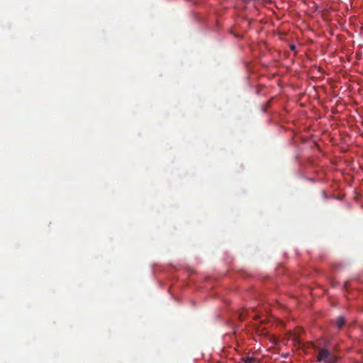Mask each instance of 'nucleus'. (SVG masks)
<instances>
[{
	"instance_id": "5",
	"label": "nucleus",
	"mask_w": 363,
	"mask_h": 363,
	"mask_svg": "<svg viewBox=\"0 0 363 363\" xmlns=\"http://www.w3.org/2000/svg\"><path fill=\"white\" fill-rule=\"evenodd\" d=\"M349 284H350V281H347L345 282V284H344V289L345 290H348Z\"/></svg>"
},
{
	"instance_id": "6",
	"label": "nucleus",
	"mask_w": 363,
	"mask_h": 363,
	"mask_svg": "<svg viewBox=\"0 0 363 363\" xmlns=\"http://www.w3.org/2000/svg\"><path fill=\"white\" fill-rule=\"evenodd\" d=\"M291 49H294V48H295V46H294V45H291Z\"/></svg>"
},
{
	"instance_id": "2",
	"label": "nucleus",
	"mask_w": 363,
	"mask_h": 363,
	"mask_svg": "<svg viewBox=\"0 0 363 363\" xmlns=\"http://www.w3.org/2000/svg\"><path fill=\"white\" fill-rule=\"evenodd\" d=\"M345 318L342 316L338 317L335 321V324L339 329H341L345 325Z\"/></svg>"
},
{
	"instance_id": "3",
	"label": "nucleus",
	"mask_w": 363,
	"mask_h": 363,
	"mask_svg": "<svg viewBox=\"0 0 363 363\" xmlns=\"http://www.w3.org/2000/svg\"><path fill=\"white\" fill-rule=\"evenodd\" d=\"M242 360L245 363H254L255 361V357H242Z\"/></svg>"
},
{
	"instance_id": "4",
	"label": "nucleus",
	"mask_w": 363,
	"mask_h": 363,
	"mask_svg": "<svg viewBox=\"0 0 363 363\" xmlns=\"http://www.w3.org/2000/svg\"><path fill=\"white\" fill-rule=\"evenodd\" d=\"M247 313H248L247 310H244L242 312H241L240 314V316H239V318L240 319V320H242V321L244 320L245 317L247 315Z\"/></svg>"
},
{
	"instance_id": "1",
	"label": "nucleus",
	"mask_w": 363,
	"mask_h": 363,
	"mask_svg": "<svg viewBox=\"0 0 363 363\" xmlns=\"http://www.w3.org/2000/svg\"><path fill=\"white\" fill-rule=\"evenodd\" d=\"M317 361L324 363H337V357L333 354L328 349L321 347L318 350Z\"/></svg>"
}]
</instances>
